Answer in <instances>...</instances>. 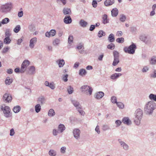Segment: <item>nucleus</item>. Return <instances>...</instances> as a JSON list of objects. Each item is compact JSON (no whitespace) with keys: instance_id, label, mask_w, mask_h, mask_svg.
Listing matches in <instances>:
<instances>
[{"instance_id":"53","label":"nucleus","mask_w":156,"mask_h":156,"mask_svg":"<svg viewBox=\"0 0 156 156\" xmlns=\"http://www.w3.org/2000/svg\"><path fill=\"white\" fill-rule=\"evenodd\" d=\"M122 35V33L121 31H118L116 33V35L118 37H121Z\"/></svg>"},{"instance_id":"40","label":"nucleus","mask_w":156,"mask_h":156,"mask_svg":"<svg viewBox=\"0 0 156 156\" xmlns=\"http://www.w3.org/2000/svg\"><path fill=\"white\" fill-rule=\"evenodd\" d=\"M140 39L142 41L144 42H147V39L146 37L144 35H142L140 36Z\"/></svg>"},{"instance_id":"50","label":"nucleus","mask_w":156,"mask_h":156,"mask_svg":"<svg viewBox=\"0 0 156 156\" xmlns=\"http://www.w3.org/2000/svg\"><path fill=\"white\" fill-rule=\"evenodd\" d=\"M73 40V37L72 35H70L69 36L68 38V43L69 44L71 43Z\"/></svg>"},{"instance_id":"35","label":"nucleus","mask_w":156,"mask_h":156,"mask_svg":"<svg viewBox=\"0 0 156 156\" xmlns=\"http://www.w3.org/2000/svg\"><path fill=\"white\" fill-rule=\"evenodd\" d=\"M105 35V32L103 31L102 30L99 31L98 34V36L99 37H101L102 36H104Z\"/></svg>"},{"instance_id":"41","label":"nucleus","mask_w":156,"mask_h":156,"mask_svg":"<svg viewBox=\"0 0 156 156\" xmlns=\"http://www.w3.org/2000/svg\"><path fill=\"white\" fill-rule=\"evenodd\" d=\"M120 143L121 144L123 147V148L124 149L126 150H127L128 149V146L125 143H124L123 142H121Z\"/></svg>"},{"instance_id":"45","label":"nucleus","mask_w":156,"mask_h":156,"mask_svg":"<svg viewBox=\"0 0 156 156\" xmlns=\"http://www.w3.org/2000/svg\"><path fill=\"white\" fill-rule=\"evenodd\" d=\"M117 106L120 108H124V105L121 102H118L116 103Z\"/></svg>"},{"instance_id":"38","label":"nucleus","mask_w":156,"mask_h":156,"mask_svg":"<svg viewBox=\"0 0 156 156\" xmlns=\"http://www.w3.org/2000/svg\"><path fill=\"white\" fill-rule=\"evenodd\" d=\"M49 154L50 156H55L56 155V152L53 150H50L49 152Z\"/></svg>"},{"instance_id":"13","label":"nucleus","mask_w":156,"mask_h":156,"mask_svg":"<svg viewBox=\"0 0 156 156\" xmlns=\"http://www.w3.org/2000/svg\"><path fill=\"white\" fill-rule=\"evenodd\" d=\"M65 23L69 24L70 23L72 22V19L70 16H66L64 19Z\"/></svg>"},{"instance_id":"37","label":"nucleus","mask_w":156,"mask_h":156,"mask_svg":"<svg viewBox=\"0 0 156 156\" xmlns=\"http://www.w3.org/2000/svg\"><path fill=\"white\" fill-rule=\"evenodd\" d=\"M119 62V58H114L112 65L114 66H115Z\"/></svg>"},{"instance_id":"21","label":"nucleus","mask_w":156,"mask_h":156,"mask_svg":"<svg viewBox=\"0 0 156 156\" xmlns=\"http://www.w3.org/2000/svg\"><path fill=\"white\" fill-rule=\"evenodd\" d=\"M122 74L120 73H115L112 75L111 76V78L112 79H115L118 78L119 76H121Z\"/></svg>"},{"instance_id":"34","label":"nucleus","mask_w":156,"mask_h":156,"mask_svg":"<svg viewBox=\"0 0 156 156\" xmlns=\"http://www.w3.org/2000/svg\"><path fill=\"white\" fill-rule=\"evenodd\" d=\"M35 68L33 66H31L30 67L29 71V73L30 74H32L34 73V72L35 71Z\"/></svg>"},{"instance_id":"44","label":"nucleus","mask_w":156,"mask_h":156,"mask_svg":"<svg viewBox=\"0 0 156 156\" xmlns=\"http://www.w3.org/2000/svg\"><path fill=\"white\" fill-rule=\"evenodd\" d=\"M67 91L69 94H72L73 91V88L69 86L67 89Z\"/></svg>"},{"instance_id":"54","label":"nucleus","mask_w":156,"mask_h":156,"mask_svg":"<svg viewBox=\"0 0 156 156\" xmlns=\"http://www.w3.org/2000/svg\"><path fill=\"white\" fill-rule=\"evenodd\" d=\"M92 5L93 7L95 8L97 6V3L96 1H93L92 2Z\"/></svg>"},{"instance_id":"18","label":"nucleus","mask_w":156,"mask_h":156,"mask_svg":"<svg viewBox=\"0 0 156 156\" xmlns=\"http://www.w3.org/2000/svg\"><path fill=\"white\" fill-rule=\"evenodd\" d=\"M104 95V93L102 92H99L96 94V98L97 99L102 98Z\"/></svg>"},{"instance_id":"43","label":"nucleus","mask_w":156,"mask_h":156,"mask_svg":"<svg viewBox=\"0 0 156 156\" xmlns=\"http://www.w3.org/2000/svg\"><path fill=\"white\" fill-rule=\"evenodd\" d=\"M116 41L119 43H122L124 41V39L122 37L118 38L116 39Z\"/></svg>"},{"instance_id":"42","label":"nucleus","mask_w":156,"mask_h":156,"mask_svg":"<svg viewBox=\"0 0 156 156\" xmlns=\"http://www.w3.org/2000/svg\"><path fill=\"white\" fill-rule=\"evenodd\" d=\"M115 47V44L113 43H111L110 44H108L107 46V48H108L111 50L114 49Z\"/></svg>"},{"instance_id":"22","label":"nucleus","mask_w":156,"mask_h":156,"mask_svg":"<svg viewBox=\"0 0 156 156\" xmlns=\"http://www.w3.org/2000/svg\"><path fill=\"white\" fill-rule=\"evenodd\" d=\"M80 25L83 27H86L87 24V22L84 21L83 20H81L80 22Z\"/></svg>"},{"instance_id":"5","label":"nucleus","mask_w":156,"mask_h":156,"mask_svg":"<svg viewBox=\"0 0 156 156\" xmlns=\"http://www.w3.org/2000/svg\"><path fill=\"white\" fill-rule=\"evenodd\" d=\"M80 89L82 92H86L87 94L88 91L89 95H90L92 94V89L89 86L84 85L81 87Z\"/></svg>"},{"instance_id":"7","label":"nucleus","mask_w":156,"mask_h":156,"mask_svg":"<svg viewBox=\"0 0 156 156\" xmlns=\"http://www.w3.org/2000/svg\"><path fill=\"white\" fill-rule=\"evenodd\" d=\"M73 103L74 106L76 107V108L78 109V111L80 112V114L81 115H83L85 114L84 112L83 111L81 110V106L80 105L79 102L76 101H73Z\"/></svg>"},{"instance_id":"48","label":"nucleus","mask_w":156,"mask_h":156,"mask_svg":"<svg viewBox=\"0 0 156 156\" xmlns=\"http://www.w3.org/2000/svg\"><path fill=\"white\" fill-rule=\"evenodd\" d=\"M111 101L113 103H115L117 102L116 98L115 96H112L111 98Z\"/></svg>"},{"instance_id":"17","label":"nucleus","mask_w":156,"mask_h":156,"mask_svg":"<svg viewBox=\"0 0 156 156\" xmlns=\"http://www.w3.org/2000/svg\"><path fill=\"white\" fill-rule=\"evenodd\" d=\"M107 15L106 14L104 15L102 17V22L105 24L108 22V20L107 18Z\"/></svg>"},{"instance_id":"55","label":"nucleus","mask_w":156,"mask_h":156,"mask_svg":"<svg viewBox=\"0 0 156 156\" xmlns=\"http://www.w3.org/2000/svg\"><path fill=\"white\" fill-rule=\"evenodd\" d=\"M15 133L14 130L13 129H12L10 131V135L11 136H13Z\"/></svg>"},{"instance_id":"24","label":"nucleus","mask_w":156,"mask_h":156,"mask_svg":"<svg viewBox=\"0 0 156 156\" xmlns=\"http://www.w3.org/2000/svg\"><path fill=\"white\" fill-rule=\"evenodd\" d=\"M108 40L109 42H113L115 40V37L114 36L113 34H110L108 37Z\"/></svg>"},{"instance_id":"64","label":"nucleus","mask_w":156,"mask_h":156,"mask_svg":"<svg viewBox=\"0 0 156 156\" xmlns=\"http://www.w3.org/2000/svg\"><path fill=\"white\" fill-rule=\"evenodd\" d=\"M151 77L155 78L156 77V70L154 71V75H151Z\"/></svg>"},{"instance_id":"36","label":"nucleus","mask_w":156,"mask_h":156,"mask_svg":"<svg viewBox=\"0 0 156 156\" xmlns=\"http://www.w3.org/2000/svg\"><path fill=\"white\" fill-rule=\"evenodd\" d=\"M60 43V40L58 39H55L53 42V44L55 46L58 45Z\"/></svg>"},{"instance_id":"49","label":"nucleus","mask_w":156,"mask_h":156,"mask_svg":"<svg viewBox=\"0 0 156 156\" xmlns=\"http://www.w3.org/2000/svg\"><path fill=\"white\" fill-rule=\"evenodd\" d=\"M121 17L120 18V20L122 22H124L126 19V17L125 16L122 15H121Z\"/></svg>"},{"instance_id":"33","label":"nucleus","mask_w":156,"mask_h":156,"mask_svg":"<svg viewBox=\"0 0 156 156\" xmlns=\"http://www.w3.org/2000/svg\"><path fill=\"white\" fill-rule=\"evenodd\" d=\"M149 98L150 99L156 101V95L151 94L149 96Z\"/></svg>"},{"instance_id":"56","label":"nucleus","mask_w":156,"mask_h":156,"mask_svg":"<svg viewBox=\"0 0 156 156\" xmlns=\"http://www.w3.org/2000/svg\"><path fill=\"white\" fill-rule=\"evenodd\" d=\"M115 123L117 125V126H118L121 125V122L120 120H117L115 121Z\"/></svg>"},{"instance_id":"8","label":"nucleus","mask_w":156,"mask_h":156,"mask_svg":"<svg viewBox=\"0 0 156 156\" xmlns=\"http://www.w3.org/2000/svg\"><path fill=\"white\" fill-rule=\"evenodd\" d=\"M29 64L30 62L28 60H24L22 65L20 72H24L25 71L27 67L29 66Z\"/></svg>"},{"instance_id":"14","label":"nucleus","mask_w":156,"mask_h":156,"mask_svg":"<svg viewBox=\"0 0 156 156\" xmlns=\"http://www.w3.org/2000/svg\"><path fill=\"white\" fill-rule=\"evenodd\" d=\"M114 2V0H106L104 2V4L106 6H108L112 5Z\"/></svg>"},{"instance_id":"57","label":"nucleus","mask_w":156,"mask_h":156,"mask_svg":"<svg viewBox=\"0 0 156 156\" xmlns=\"http://www.w3.org/2000/svg\"><path fill=\"white\" fill-rule=\"evenodd\" d=\"M66 148L65 147H62L61 149V152L62 153H64L65 152Z\"/></svg>"},{"instance_id":"39","label":"nucleus","mask_w":156,"mask_h":156,"mask_svg":"<svg viewBox=\"0 0 156 156\" xmlns=\"http://www.w3.org/2000/svg\"><path fill=\"white\" fill-rule=\"evenodd\" d=\"M13 110L15 113H18L20 111V106H18L14 107Z\"/></svg>"},{"instance_id":"52","label":"nucleus","mask_w":156,"mask_h":156,"mask_svg":"<svg viewBox=\"0 0 156 156\" xmlns=\"http://www.w3.org/2000/svg\"><path fill=\"white\" fill-rule=\"evenodd\" d=\"M68 77V75H65L63 77V80L65 82H66L68 80L67 77Z\"/></svg>"},{"instance_id":"1","label":"nucleus","mask_w":156,"mask_h":156,"mask_svg":"<svg viewBox=\"0 0 156 156\" xmlns=\"http://www.w3.org/2000/svg\"><path fill=\"white\" fill-rule=\"evenodd\" d=\"M13 8V5L11 2H8L2 5L0 8V11L5 13L10 12Z\"/></svg>"},{"instance_id":"58","label":"nucleus","mask_w":156,"mask_h":156,"mask_svg":"<svg viewBox=\"0 0 156 156\" xmlns=\"http://www.w3.org/2000/svg\"><path fill=\"white\" fill-rule=\"evenodd\" d=\"M13 70L12 69H9L7 70V72L9 74H11L12 73Z\"/></svg>"},{"instance_id":"10","label":"nucleus","mask_w":156,"mask_h":156,"mask_svg":"<svg viewBox=\"0 0 156 156\" xmlns=\"http://www.w3.org/2000/svg\"><path fill=\"white\" fill-rule=\"evenodd\" d=\"M56 34V31L55 30H51L49 32H47L45 34L46 37H50L54 36Z\"/></svg>"},{"instance_id":"28","label":"nucleus","mask_w":156,"mask_h":156,"mask_svg":"<svg viewBox=\"0 0 156 156\" xmlns=\"http://www.w3.org/2000/svg\"><path fill=\"white\" fill-rule=\"evenodd\" d=\"M9 22V20L8 18H5L2 20L1 23L3 24H7Z\"/></svg>"},{"instance_id":"30","label":"nucleus","mask_w":156,"mask_h":156,"mask_svg":"<svg viewBox=\"0 0 156 156\" xmlns=\"http://www.w3.org/2000/svg\"><path fill=\"white\" fill-rule=\"evenodd\" d=\"M10 47H4L2 50L1 52L2 54L6 53L9 50Z\"/></svg>"},{"instance_id":"61","label":"nucleus","mask_w":156,"mask_h":156,"mask_svg":"<svg viewBox=\"0 0 156 156\" xmlns=\"http://www.w3.org/2000/svg\"><path fill=\"white\" fill-rule=\"evenodd\" d=\"M38 100L41 104H42L44 101V99L43 97H42L41 98H39Z\"/></svg>"},{"instance_id":"62","label":"nucleus","mask_w":156,"mask_h":156,"mask_svg":"<svg viewBox=\"0 0 156 156\" xmlns=\"http://www.w3.org/2000/svg\"><path fill=\"white\" fill-rule=\"evenodd\" d=\"M95 28V26L94 25H91L90 28V31L93 30Z\"/></svg>"},{"instance_id":"6","label":"nucleus","mask_w":156,"mask_h":156,"mask_svg":"<svg viewBox=\"0 0 156 156\" xmlns=\"http://www.w3.org/2000/svg\"><path fill=\"white\" fill-rule=\"evenodd\" d=\"M1 109L3 111L5 116L6 117H9L10 116V109L8 106H6L4 108L3 106L1 107Z\"/></svg>"},{"instance_id":"26","label":"nucleus","mask_w":156,"mask_h":156,"mask_svg":"<svg viewBox=\"0 0 156 156\" xmlns=\"http://www.w3.org/2000/svg\"><path fill=\"white\" fill-rule=\"evenodd\" d=\"M63 12L65 15L68 14H70L71 11L70 9L64 8L63 10Z\"/></svg>"},{"instance_id":"25","label":"nucleus","mask_w":156,"mask_h":156,"mask_svg":"<svg viewBox=\"0 0 156 156\" xmlns=\"http://www.w3.org/2000/svg\"><path fill=\"white\" fill-rule=\"evenodd\" d=\"M11 40L10 39L9 37H5V38L4 40V42L6 44H10L11 42Z\"/></svg>"},{"instance_id":"51","label":"nucleus","mask_w":156,"mask_h":156,"mask_svg":"<svg viewBox=\"0 0 156 156\" xmlns=\"http://www.w3.org/2000/svg\"><path fill=\"white\" fill-rule=\"evenodd\" d=\"M114 58H119V53L118 52L114 51L113 52Z\"/></svg>"},{"instance_id":"15","label":"nucleus","mask_w":156,"mask_h":156,"mask_svg":"<svg viewBox=\"0 0 156 156\" xmlns=\"http://www.w3.org/2000/svg\"><path fill=\"white\" fill-rule=\"evenodd\" d=\"M122 121L123 123L127 125L130 124L131 123V121L129 118L125 117L123 119Z\"/></svg>"},{"instance_id":"60","label":"nucleus","mask_w":156,"mask_h":156,"mask_svg":"<svg viewBox=\"0 0 156 156\" xmlns=\"http://www.w3.org/2000/svg\"><path fill=\"white\" fill-rule=\"evenodd\" d=\"M95 131L97 132L99 134L100 133V131L99 130V126H97L96 128H95Z\"/></svg>"},{"instance_id":"59","label":"nucleus","mask_w":156,"mask_h":156,"mask_svg":"<svg viewBox=\"0 0 156 156\" xmlns=\"http://www.w3.org/2000/svg\"><path fill=\"white\" fill-rule=\"evenodd\" d=\"M48 86L52 89H54L55 87V86L53 83H50Z\"/></svg>"},{"instance_id":"4","label":"nucleus","mask_w":156,"mask_h":156,"mask_svg":"<svg viewBox=\"0 0 156 156\" xmlns=\"http://www.w3.org/2000/svg\"><path fill=\"white\" fill-rule=\"evenodd\" d=\"M154 103L152 101H151L148 103L146 105L145 108V110L149 113H151L154 109Z\"/></svg>"},{"instance_id":"27","label":"nucleus","mask_w":156,"mask_h":156,"mask_svg":"<svg viewBox=\"0 0 156 156\" xmlns=\"http://www.w3.org/2000/svg\"><path fill=\"white\" fill-rule=\"evenodd\" d=\"M86 71L84 69H81L80 70L79 74L80 75L83 76L85 75L86 74Z\"/></svg>"},{"instance_id":"46","label":"nucleus","mask_w":156,"mask_h":156,"mask_svg":"<svg viewBox=\"0 0 156 156\" xmlns=\"http://www.w3.org/2000/svg\"><path fill=\"white\" fill-rule=\"evenodd\" d=\"M156 63V57H153L151 58L150 63L152 64H155Z\"/></svg>"},{"instance_id":"32","label":"nucleus","mask_w":156,"mask_h":156,"mask_svg":"<svg viewBox=\"0 0 156 156\" xmlns=\"http://www.w3.org/2000/svg\"><path fill=\"white\" fill-rule=\"evenodd\" d=\"M64 64L65 62L63 59L60 60L58 61V65L60 67H63Z\"/></svg>"},{"instance_id":"9","label":"nucleus","mask_w":156,"mask_h":156,"mask_svg":"<svg viewBox=\"0 0 156 156\" xmlns=\"http://www.w3.org/2000/svg\"><path fill=\"white\" fill-rule=\"evenodd\" d=\"M12 97L11 95L9 94H5L3 97V100L5 102H11Z\"/></svg>"},{"instance_id":"12","label":"nucleus","mask_w":156,"mask_h":156,"mask_svg":"<svg viewBox=\"0 0 156 156\" xmlns=\"http://www.w3.org/2000/svg\"><path fill=\"white\" fill-rule=\"evenodd\" d=\"M37 41V38L35 37L31 39L30 41V47L31 48H33L34 46V44L36 43Z\"/></svg>"},{"instance_id":"19","label":"nucleus","mask_w":156,"mask_h":156,"mask_svg":"<svg viewBox=\"0 0 156 156\" xmlns=\"http://www.w3.org/2000/svg\"><path fill=\"white\" fill-rule=\"evenodd\" d=\"M5 37H9L12 34L11 30L9 29L6 30L5 32Z\"/></svg>"},{"instance_id":"63","label":"nucleus","mask_w":156,"mask_h":156,"mask_svg":"<svg viewBox=\"0 0 156 156\" xmlns=\"http://www.w3.org/2000/svg\"><path fill=\"white\" fill-rule=\"evenodd\" d=\"M148 70V68L147 67H144L142 69V71L143 72H146Z\"/></svg>"},{"instance_id":"16","label":"nucleus","mask_w":156,"mask_h":156,"mask_svg":"<svg viewBox=\"0 0 156 156\" xmlns=\"http://www.w3.org/2000/svg\"><path fill=\"white\" fill-rule=\"evenodd\" d=\"M111 12L112 16L115 17L118 14V11L116 8H115L112 9Z\"/></svg>"},{"instance_id":"20","label":"nucleus","mask_w":156,"mask_h":156,"mask_svg":"<svg viewBox=\"0 0 156 156\" xmlns=\"http://www.w3.org/2000/svg\"><path fill=\"white\" fill-rule=\"evenodd\" d=\"M12 82V80L8 77L5 80V83L7 85L10 84Z\"/></svg>"},{"instance_id":"23","label":"nucleus","mask_w":156,"mask_h":156,"mask_svg":"<svg viewBox=\"0 0 156 156\" xmlns=\"http://www.w3.org/2000/svg\"><path fill=\"white\" fill-rule=\"evenodd\" d=\"M65 126L63 125L60 124L59 125L58 127V130L60 131L61 132L65 130Z\"/></svg>"},{"instance_id":"3","label":"nucleus","mask_w":156,"mask_h":156,"mask_svg":"<svg viewBox=\"0 0 156 156\" xmlns=\"http://www.w3.org/2000/svg\"><path fill=\"white\" fill-rule=\"evenodd\" d=\"M136 48L135 44H133L129 47H125L124 48L125 52L130 54H133L135 53V50Z\"/></svg>"},{"instance_id":"31","label":"nucleus","mask_w":156,"mask_h":156,"mask_svg":"<svg viewBox=\"0 0 156 156\" xmlns=\"http://www.w3.org/2000/svg\"><path fill=\"white\" fill-rule=\"evenodd\" d=\"M41 106L39 104H37L35 106V110L36 112L38 113L40 111Z\"/></svg>"},{"instance_id":"47","label":"nucleus","mask_w":156,"mask_h":156,"mask_svg":"<svg viewBox=\"0 0 156 156\" xmlns=\"http://www.w3.org/2000/svg\"><path fill=\"white\" fill-rule=\"evenodd\" d=\"M20 31V25L17 26L14 29L13 31L16 33H17Z\"/></svg>"},{"instance_id":"11","label":"nucleus","mask_w":156,"mask_h":156,"mask_svg":"<svg viewBox=\"0 0 156 156\" xmlns=\"http://www.w3.org/2000/svg\"><path fill=\"white\" fill-rule=\"evenodd\" d=\"M73 133L74 137L76 139H78L79 137L80 132L78 129H75L73 131Z\"/></svg>"},{"instance_id":"29","label":"nucleus","mask_w":156,"mask_h":156,"mask_svg":"<svg viewBox=\"0 0 156 156\" xmlns=\"http://www.w3.org/2000/svg\"><path fill=\"white\" fill-rule=\"evenodd\" d=\"M55 115V112L52 109H51L48 112V115L50 116H52Z\"/></svg>"},{"instance_id":"2","label":"nucleus","mask_w":156,"mask_h":156,"mask_svg":"<svg viewBox=\"0 0 156 156\" xmlns=\"http://www.w3.org/2000/svg\"><path fill=\"white\" fill-rule=\"evenodd\" d=\"M143 114V111L141 109H138L136 110L135 112L134 122L137 125H139L140 123Z\"/></svg>"}]
</instances>
